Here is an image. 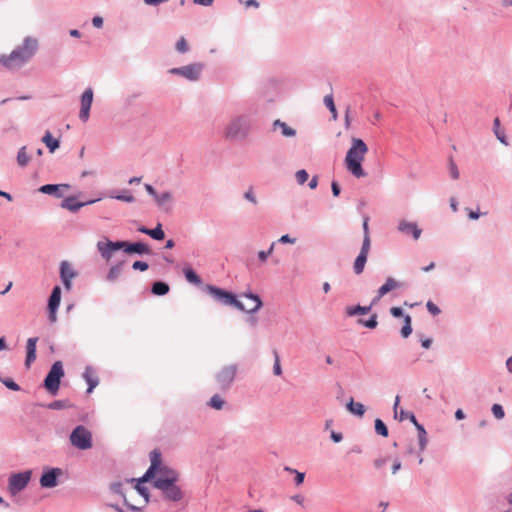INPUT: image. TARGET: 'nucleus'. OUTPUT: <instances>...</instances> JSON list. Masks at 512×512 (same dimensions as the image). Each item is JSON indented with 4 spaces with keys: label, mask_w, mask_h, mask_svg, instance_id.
Wrapping results in <instances>:
<instances>
[{
    "label": "nucleus",
    "mask_w": 512,
    "mask_h": 512,
    "mask_svg": "<svg viewBox=\"0 0 512 512\" xmlns=\"http://www.w3.org/2000/svg\"><path fill=\"white\" fill-rule=\"evenodd\" d=\"M151 465L142 477V481L153 480V486H163L178 482L179 473L162 463L161 453L154 449L150 453Z\"/></svg>",
    "instance_id": "1"
},
{
    "label": "nucleus",
    "mask_w": 512,
    "mask_h": 512,
    "mask_svg": "<svg viewBox=\"0 0 512 512\" xmlns=\"http://www.w3.org/2000/svg\"><path fill=\"white\" fill-rule=\"evenodd\" d=\"M38 46L36 38L26 37L22 44L12 50L10 54L0 57V64L9 70L20 68L34 57Z\"/></svg>",
    "instance_id": "2"
},
{
    "label": "nucleus",
    "mask_w": 512,
    "mask_h": 512,
    "mask_svg": "<svg viewBox=\"0 0 512 512\" xmlns=\"http://www.w3.org/2000/svg\"><path fill=\"white\" fill-rule=\"evenodd\" d=\"M367 152L368 147L363 140L359 138L352 139V145L347 151L344 162L346 169L357 178H361L366 175L362 168V162Z\"/></svg>",
    "instance_id": "3"
},
{
    "label": "nucleus",
    "mask_w": 512,
    "mask_h": 512,
    "mask_svg": "<svg viewBox=\"0 0 512 512\" xmlns=\"http://www.w3.org/2000/svg\"><path fill=\"white\" fill-rule=\"evenodd\" d=\"M143 482L144 481H142V478H140L137 481V483L133 487H130L129 489H123V485L121 483H114L112 484L111 488L115 493H119L122 495L124 503L130 510L137 511L139 510V506L131 502L128 496L137 497L138 504L146 505L148 503V492L146 488L141 486V483Z\"/></svg>",
    "instance_id": "4"
},
{
    "label": "nucleus",
    "mask_w": 512,
    "mask_h": 512,
    "mask_svg": "<svg viewBox=\"0 0 512 512\" xmlns=\"http://www.w3.org/2000/svg\"><path fill=\"white\" fill-rule=\"evenodd\" d=\"M70 442L77 449H90L92 447V434L86 427L79 425L72 431Z\"/></svg>",
    "instance_id": "5"
},
{
    "label": "nucleus",
    "mask_w": 512,
    "mask_h": 512,
    "mask_svg": "<svg viewBox=\"0 0 512 512\" xmlns=\"http://www.w3.org/2000/svg\"><path fill=\"white\" fill-rule=\"evenodd\" d=\"M63 376H64L63 365L60 361H56L52 365L48 375L46 376V378L44 380L45 388L51 394H55L59 389L60 380Z\"/></svg>",
    "instance_id": "6"
},
{
    "label": "nucleus",
    "mask_w": 512,
    "mask_h": 512,
    "mask_svg": "<svg viewBox=\"0 0 512 512\" xmlns=\"http://www.w3.org/2000/svg\"><path fill=\"white\" fill-rule=\"evenodd\" d=\"M251 127L250 120L247 117H237L227 126L226 135L229 138L245 137Z\"/></svg>",
    "instance_id": "7"
},
{
    "label": "nucleus",
    "mask_w": 512,
    "mask_h": 512,
    "mask_svg": "<svg viewBox=\"0 0 512 512\" xmlns=\"http://www.w3.org/2000/svg\"><path fill=\"white\" fill-rule=\"evenodd\" d=\"M237 374V366L234 364L223 367L216 375V381L222 390H227L233 383Z\"/></svg>",
    "instance_id": "8"
},
{
    "label": "nucleus",
    "mask_w": 512,
    "mask_h": 512,
    "mask_svg": "<svg viewBox=\"0 0 512 512\" xmlns=\"http://www.w3.org/2000/svg\"><path fill=\"white\" fill-rule=\"evenodd\" d=\"M205 290L218 302L224 305L235 306L236 296L228 291H225L219 287L213 285H207Z\"/></svg>",
    "instance_id": "9"
},
{
    "label": "nucleus",
    "mask_w": 512,
    "mask_h": 512,
    "mask_svg": "<svg viewBox=\"0 0 512 512\" xmlns=\"http://www.w3.org/2000/svg\"><path fill=\"white\" fill-rule=\"evenodd\" d=\"M31 478V472L25 471L23 473L13 474L9 478L8 489L12 495H16L23 490Z\"/></svg>",
    "instance_id": "10"
},
{
    "label": "nucleus",
    "mask_w": 512,
    "mask_h": 512,
    "mask_svg": "<svg viewBox=\"0 0 512 512\" xmlns=\"http://www.w3.org/2000/svg\"><path fill=\"white\" fill-rule=\"evenodd\" d=\"M202 69V64L194 63L180 68H172L169 72L171 74L181 75L190 81H195L198 80Z\"/></svg>",
    "instance_id": "11"
},
{
    "label": "nucleus",
    "mask_w": 512,
    "mask_h": 512,
    "mask_svg": "<svg viewBox=\"0 0 512 512\" xmlns=\"http://www.w3.org/2000/svg\"><path fill=\"white\" fill-rule=\"evenodd\" d=\"M244 298L246 300V303L236 300L235 307L238 308L239 310H242V311H245L248 313H253L261 308L262 302L257 295L245 294Z\"/></svg>",
    "instance_id": "12"
},
{
    "label": "nucleus",
    "mask_w": 512,
    "mask_h": 512,
    "mask_svg": "<svg viewBox=\"0 0 512 512\" xmlns=\"http://www.w3.org/2000/svg\"><path fill=\"white\" fill-rule=\"evenodd\" d=\"M156 488L159 489L162 492L164 498L169 501L177 502L180 501L183 497L182 490L177 485V482L163 486H157Z\"/></svg>",
    "instance_id": "13"
},
{
    "label": "nucleus",
    "mask_w": 512,
    "mask_h": 512,
    "mask_svg": "<svg viewBox=\"0 0 512 512\" xmlns=\"http://www.w3.org/2000/svg\"><path fill=\"white\" fill-rule=\"evenodd\" d=\"M97 249L103 259L109 261L112 258L113 252L121 249L120 241L112 242L110 240L99 241L97 243Z\"/></svg>",
    "instance_id": "14"
},
{
    "label": "nucleus",
    "mask_w": 512,
    "mask_h": 512,
    "mask_svg": "<svg viewBox=\"0 0 512 512\" xmlns=\"http://www.w3.org/2000/svg\"><path fill=\"white\" fill-rule=\"evenodd\" d=\"M93 102V90L92 88H87L81 97V109L79 113V118L86 122L89 118L90 108Z\"/></svg>",
    "instance_id": "15"
},
{
    "label": "nucleus",
    "mask_w": 512,
    "mask_h": 512,
    "mask_svg": "<svg viewBox=\"0 0 512 512\" xmlns=\"http://www.w3.org/2000/svg\"><path fill=\"white\" fill-rule=\"evenodd\" d=\"M61 300V289L59 286H55L49 298L48 309L49 319L51 322L56 321V311L60 305Z\"/></svg>",
    "instance_id": "16"
},
{
    "label": "nucleus",
    "mask_w": 512,
    "mask_h": 512,
    "mask_svg": "<svg viewBox=\"0 0 512 512\" xmlns=\"http://www.w3.org/2000/svg\"><path fill=\"white\" fill-rule=\"evenodd\" d=\"M389 462L391 463L392 474H396L402 467V463L399 458H391L390 456L376 458L373 465L377 470H381Z\"/></svg>",
    "instance_id": "17"
},
{
    "label": "nucleus",
    "mask_w": 512,
    "mask_h": 512,
    "mask_svg": "<svg viewBox=\"0 0 512 512\" xmlns=\"http://www.w3.org/2000/svg\"><path fill=\"white\" fill-rule=\"evenodd\" d=\"M370 251V246H368V241H363L361 251L354 262V272L359 275L363 272L367 257Z\"/></svg>",
    "instance_id": "18"
},
{
    "label": "nucleus",
    "mask_w": 512,
    "mask_h": 512,
    "mask_svg": "<svg viewBox=\"0 0 512 512\" xmlns=\"http://www.w3.org/2000/svg\"><path fill=\"white\" fill-rule=\"evenodd\" d=\"M398 230L405 235H412L417 240L421 236L422 230L414 222L401 220L398 224Z\"/></svg>",
    "instance_id": "19"
},
{
    "label": "nucleus",
    "mask_w": 512,
    "mask_h": 512,
    "mask_svg": "<svg viewBox=\"0 0 512 512\" xmlns=\"http://www.w3.org/2000/svg\"><path fill=\"white\" fill-rule=\"evenodd\" d=\"M121 249H123L126 253H137V254H148L150 252L148 246L144 243H129L126 241H120Z\"/></svg>",
    "instance_id": "20"
},
{
    "label": "nucleus",
    "mask_w": 512,
    "mask_h": 512,
    "mask_svg": "<svg viewBox=\"0 0 512 512\" xmlns=\"http://www.w3.org/2000/svg\"><path fill=\"white\" fill-rule=\"evenodd\" d=\"M61 474V470L58 468L52 469L44 473L40 478V484L45 488H52L57 485V476Z\"/></svg>",
    "instance_id": "21"
},
{
    "label": "nucleus",
    "mask_w": 512,
    "mask_h": 512,
    "mask_svg": "<svg viewBox=\"0 0 512 512\" xmlns=\"http://www.w3.org/2000/svg\"><path fill=\"white\" fill-rule=\"evenodd\" d=\"M60 274L65 288L69 290L71 288V281L75 276V272L68 262L63 261L61 263Z\"/></svg>",
    "instance_id": "22"
},
{
    "label": "nucleus",
    "mask_w": 512,
    "mask_h": 512,
    "mask_svg": "<svg viewBox=\"0 0 512 512\" xmlns=\"http://www.w3.org/2000/svg\"><path fill=\"white\" fill-rule=\"evenodd\" d=\"M37 341H38L37 337H31L27 340V344H26L27 355H26V360H25V365L27 367H29L31 365V363L34 362L36 359Z\"/></svg>",
    "instance_id": "23"
},
{
    "label": "nucleus",
    "mask_w": 512,
    "mask_h": 512,
    "mask_svg": "<svg viewBox=\"0 0 512 512\" xmlns=\"http://www.w3.org/2000/svg\"><path fill=\"white\" fill-rule=\"evenodd\" d=\"M401 286V283H399L398 281H396L394 278H391L389 277L386 282L378 289V295H377V299L376 300H379L380 298H382L385 294H387L388 292L398 288Z\"/></svg>",
    "instance_id": "24"
},
{
    "label": "nucleus",
    "mask_w": 512,
    "mask_h": 512,
    "mask_svg": "<svg viewBox=\"0 0 512 512\" xmlns=\"http://www.w3.org/2000/svg\"><path fill=\"white\" fill-rule=\"evenodd\" d=\"M139 232H142L144 234H147L149 235L150 237H152L153 239H156V240H163L164 237H165V233L162 229V226L161 224H158L156 226V228L154 229H148L146 227H140L138 229Z\"/></svg>",
    "instance_id": "25"
},
{
    "label": "nucleus",
    "mask_w": 512,
    "mask_h": 512,
    "mask_svg": "<svg viewBox=\"0 0 512 512\" xmlns=\"http://www.w3.org/2000/svg\"><path fill=\"white\" fill-rule=\"evenodd\" d=\"M273 129H280L281 134L284 137H294L296 135V130L292 127L288 126L285 122H282L281 120L277 119L273 123Z\"/></svg>",
    "instance_id": "26"
},
{
    "label": "nucleus",
    "mask_w": 512,
    "mask_h": 512,
    "mask_svg": "<svg viewBox=\"0 0 512 512\" xmlns=\"http://www.w3.org/2000/svg\"><path fill=\"white\" fill-rule=\"evenodd\" d=\"M69 186L66 185V184H61V185H55V184H46V185H43L39 188V191L44 193V194H55L56 196L58 197H61L62 196V193H59V190L61 188H68Z\"/></svg>",
    "instance_id": "27"
},
{
    "label": "nucleus",
    "mask_w": 512,
    "mask_h": 512,
    "mask_svg": "<svg viewBox=\"0 0 512 512\" xmlns=\"http://www.w3.org/2000/svg\"><path fill=\"white\" fill-rule=\"evenodd\" d=\"M83 376L89 386L87 393H91L93 389L98 385V379L95 377L94 371L91 368H87Z\"/></svg>",
    "instance_id": "28"
},
{
    "label": "nucleus",
    "mask_w": 512,
    "mask_h": 512,
    "mask_svg": "<svg viewBox=\"0 0 512 512\" xmlns=\"http://www.w3.org/2000/svg\"><path fill=\"white\" fill-rule=\"evenodd\" d=\"M347 409L350 413L362 417L365 413V407L362 403L354 402L353 399L347 403Z\"/></svg>",
    "instance_id": "29"
},
{
    "label": "nucleus",
    "mask_w": 512,
    "mask_h": 512,
    "mask_svg": "<svg viewBox=\"0 0 512 512\" xmlns=\"http://www.w3.org/2000/svg\"><path fill=\"white\" fill-rule=\"evenodd\" d=\"M42 142L48 147L49 151L53 153L59 147V140L53 138L52 134L47 131L42 138Z\"/></svg>",
    "instance_id": "30"
},
{
    "label": "nucleus",
    "mask_w": 512,
    "mask_h": 512,
    "mask_svg": "<svg viewBox=\"0 0 512 512\" xmlns=\"http://www.w3.org/2000/svg\"><path fill=\"white\" fill-rule=\"evenodd\" d=\"M83 204L76 201L73 197H68L63 200L62 207L70 211H77Z\"/></svg>",
    "instance_id": "31"
},
{
    "label": "nucleus",
    "mask_w": 512,
    "mask_h": 512,
    "mask_svg": "<svg viewBox=\"0 0 512 512\" xmlns=\"http://www.w3.org/2000/svg\"><path fill=\"white\" fill-rule=\"evenodd\" d=\"M169 291V286L164 282H155L152 286V293L155 295H165Z\"/></svg>",
    "instance_id": "32"
},
{
    "label": "nucleus",
    "mask_w": 512,
    "mask_h": 512,
    "mask_svg": "<svg viewBox=\"0 0 512 512\" xmlns=\"http://www.w3.org/2000/svg\"><path fill=\"white\" fill-rule=\"evenodd\" d=\"M122 266H123V263H118V264L112 266L109 269L107 279L109 281H115L120 276V274L122 272Z\"/></svg>",
    "instance_id": "33"
},
{
    "label": "nucleus",
    "mask_w": 512,
    "mask_h": 512,
    "mask_svg": "<svg viewBox=\"0 0 512 512\" xmlns=\"http://www.w3.org/2000/svg\"><path fill=\"white\" fill-rule=\"evenodd\" d=\"M184 275L188 282L199 285L201 283L200 277L190 268L184 269Z\"/></svg>",
    "instance_id": "34"
},
{
    "label": "nucleus",
    "mask_w": 512,
    "mask_h": 512,
    "mask_svg": "<svg viewBox=\"0 0 512 512\" xmlns=\"http://www.w3.org/2000/svg\"><path fill=\"white\" fill-rule=\"evenodd\" d=\"M324 104L330 110L333 120H336L337 119V110H336V107L334 104L333 96L331 94L326 95L324 97Z\"/></svg>",
    "instance_id": "35"
},
{
    "label": "nucleus",
    "mask_w": 512,
    "mask_h": 512,
    "mask_svg": "<svg viewBox=\"0 0 512 512\" xmlns=\"http://www.w3.org/2000/svg\"><path fill=\"white\" fill-rule=\"evenodd\" d=\"M29 161H30V157L26 153V147H22L18 151L17 163H18L19 166L25 167L29 163Z\"/></svg>",
    "instance_id": "36"
},
{
    "label": "nucleus",
    "mask_w": 512,
    "mask_h": 512,
    "mask_svg": "<svg viewBox=\"0 0 512 512\" xmlns=\"http://www.w3.org/2000/svg\"><path fill=\"white\" fill-rule=\"evenodd\" d=\"M224 403L225 402L222 399V397L218 394H215L214 396L211 397L209 401V406L213 409L220 410L223 408Z\"/></svg>",
    "instance_id": "37"
},
{
    "label": "nucleus",
    "mask_w": 512,
    "mask_h": 512,
    "mask_svg": "<svg viewBox=\"0 0 512 512\" xmlns=\"http://www.w3.org/2000/svg\"><path fill=\"white\" fill-rule=\"evenodd\" d=\"M172 193L171 192H164L162 194H157L155 201L159 206H164L166 203H169L172 201Z\"/></svg>",
    "instance_id": "38"
},
{
    "label": "nucleus",
    "mask_w": 512,
    "mask_h": 512,
    "mask_svg": "<svg viewBox=\"0 0 512 512\" xmlns=\"http://www.w3.org/2000/svg\"><path fill=\"white\" fill-rule=\"evenodd\" d=\"M375 431L377 432V434H379L383 437L388 436V429L381 419L375 420Z\"/></svg>",
    "instance_id": "39"
},
{
    "label": "nucleus",
    "mask_w": 512,
    "mask_h": 512,
    "mask_svg": "<svg viewBox=\"0 0 512 512\" xmlns=\"http://www.w3.org/2000/svg\"><path fill=\"white\" fill-rule=\"evenodd\" d=\"M404 320H405V324L401 329V335L404 338H407L412 333V327H411L412 320H411L410 315H406Z\"/></svg>",
    "instance_id": "40"
},
{
    "label": "nucleus",
    "mask_w": 512,
    "mask_h": 512,
    "mask_svg": "<svg viewBox=\"0 0 512 512\" xmlns=\"http://www.w3.org/2000/svg\"><path fill=\"white\" fill-rule=\"evenodd\" d=\"M494 132L496 134V137L504 144H507L506 143V140H505V134L504 132L500 129V121L498 118H496L494 120Z\"/></svg>",
    "instance_id": "41"
},
{
    "label": "nucleus",
    "mask_w": 512,
    "mask_h": 512,
    "mask_svg": "<svg viewBox=\"0 0 512 512\" xmlns=\"http://www.w3.org/2000/svg\"><path fill=\"white\" fill-rule=\"evenodd\" d=\"M296 180L300 185H303L309 178V175L306 170L301 169L296 172Z\"/></svg>",
    "instance_id": "42"
},
{
    "label": "nucleus",
    "mask_w": 512,
    "mask_h": 512,
    "mask_svg": "<svg viewBox=\"0 0 512 512\" xmlns=\"http://www.w3.org/2000/svg\"><path fill=\"white\" fill-rule=\"evenodd\" d=\"M370 310V307H362V306H356V307H353V308H349L348 309V314L349 315H356V314H366L368 313Z\"/></svg>",
    "instance_id": "43"
},
{
    "label": "nucleus",
    "mask_w": 512,
    "mask_h": 512,
    "mask_svg": "<svg viewBox=\"0 0 512 512\" xmlns=\"http://www.w3.org/2000/svg\"><path fill=\"white\" fill-rule=\"evenodd\" d=\"M274 358H275V362H274V366H273V372L275 375L280 376L282 374V368H281V364H280L279 354L277 351H274Z\"/></svg>",
    "instance_id": "44"
},
{
    "label": "nucleus",
    "mask_w": 512,
    "mask_h": 512,
    "mask_svg": "<svg viewBox=\"0 0 512 512\" xmlns=\"http://www.w3.org/2000/svg\"><path fill=\"white\" fill-rule=\"evenodd\" d=\"M176 49L180 53H186L189 49L188 43L184 37H181L176 43Z\"/></svg>",
    "instance_id": "45"
},
{
    "label": "nucleus",
    "mask_w": 512,
    "mask_h": 512,
    "mask_svg": "<svg viewBox=\"0 0 512 512\" xmlns=\"http://www.w3.org/2000/svg\"><path fill=\"white\" fill-rule=\"evenodd\" d=\"M492 413L496 419H502L505 416V412L500 404H494L492 406Z\"/></svg>",
    "instance_id": "46"
},
{
    "label": "nucleus",
    "mask_w": 512,
    "mask_h": 512,
    "mask_svg": "<svg viewBox=\"0 0 512 512\" xmlns=\"http://www.w3.org/2000/svg\"><path fill=\"white\" fill-rule=\"evenodd\" d=\"M360 323L363 324L364 326L370 328V329H373L378 324L377 323V315L376 314L372 315V317L368 321L360 320Z\"/></svg>",
    "instance_id": "47"
},
{
    "label": "nucleus",
    "mask_w": 512,
    "mask_h": 512,
    "mask_svg": "<svg viewBox=\"0 0 512 512\" xmlns=\"http://www.w3.org/2000/svg\"><path fill=\"white\" fill-rule=\"evenodd\" d=\"M274 245H275V243L273 242L267 251H260L258 253V257L261 262H265L267 260V257L272 254Z\"/></svg>",
    "instance_id": "48"
},
{
    "label": "nucleus",
    "mask_w": 512,
    "mask_h": 512,
    "mask_svg": "<svg viewBox=\"0 0 512 512\" xmlns=\"http://www.w3.org/2000/svg\"><path fill=\"white\" fill-rule=\"evenodd\" d=\"M363 231H364V239L363 241H368V246H371V240L369 235V227H368V219H365L363 222Z\"/></svg>",
    "instance_id": "49"
},
{
    "label": "nucleus",
    "mask_w": 512,
    "mask_h": 512,
    "mask_svg": "<svg viewBox=\"0 0 512 512\" xmlns=\"http://www.w3.org/2000/svg\"><path fill=\"white\" fill-rule=\"evenodd\" d=\"M426 307H427V310L432 315H438L440 313V309L432 301H428L427 304H426Z\"/></svg>",
    "instance_id": "50"
},
{
    "label": "nucleus",
    "mask_w": 512,
    "mask_h": 512,
    "mask_svg": "<svg viewBox=\"0 0 512 512\" xmlns=\"http://www.w3.org/2000/svg\"><path fill=\"white\" fill-rule=\"evenodd\" d=\"M134 270L146 271L148 269V264L143 261H135L132 265Z\"/></svg>",
    "instance_id": "51"
},
{
    "label": "nucleus",
    "mask_w": 512,
    "mask_h": 512,
    "mask_svg": "<svg viewBox=\"0 0 512 512\" xmlns=\"http://www.w3.org/2000/svg\"><path fill=\"white\" fill-rule=\"evenodd\" d=\"M426 444H427L426 431L422 430V433H419L420 450L423 451L425 449V447H426Z\"/></svg>",
    "instance_id": "52"
},
{
    "label": "nucleus",
    "mask_w": 512,
    "mask_h": 512,
    "mask_svg": "<svg viewBox=\"0 0 512 512\" xmlns=\"http://www.w3.org/2000/svg\"><path fill=\"white\" fill-rule=\"evenodd\" d=\"M449 169H450L451 177L453 179H458L459 178V171H458V168H457L456 164L453 161L450 162Z\"/></svg>",
    "instance_id": "53"
},
{
    "label": "nucleus",
    "mask_w": 512,
    "mask_h": 512,
    "mask_svg": "<svg viewBox=\"0 0 512 512\" xmlns=\"http://www.w3.org/2000/svg\"><path fill=\"white\" fill-rule=\"evenodd\" d=\"M286 470L291 471V472H295V473H296V477H295V483H296V485H300V484H302V483H303V481H304V477H305L304 473H301V472H298V471L292 470V469H290V468H286Z\"/></svg>",
    "instance_id": "54"
},
{
    "label": "nucleus",
    "mask_w": 512,
    "mask_h": 512,
    "mask_svg": "<svg viewBox=\"0 0 512 512\" xmlns=\"http://www.w3.org/2000/svg\"><path fill=\"white\" fill-rule=\"evenodd\" d=\"M4 384L7 388H9L13 391H18L20 389L19 385L10 379L4 381Z\"/></svg>",
    "instance_id": "55"
},
{
    "label": "nucleus",
    "mask_w": 512,
    "mask_h": 512,
    "mask_svg": "<svg viewBox=\"0 0 512 512\" xmlns=\"http://www.w3.org/2000/svg\"><path fill=\"white\" fill-rule=\"evenodd\" d=\"M409 420L416 426L419 433H422V430H425L422 425H420L414 414H409Z\"/></svg>",
    "instance_id": "56"
},
{
    "label": "nucleus",
    "mask_w": 512,
    "mask_h": 512,
    "mask_svg": "<svg viewBox=\"0 0 512 512\" xmlns=\"http://www.w3.org/2000/svg\"><path fill=\"white\" fill-rule=\"evenodd\" d=\"M278 241L283 244H285V243L294 244L296 240L294 238H290V236L286 234V235L281 236Z\"/></svg>",
    "instance_id": "57"
},
{
    "label": "nucleus",
    "mask_w": 512,
    "mask_h": 512,
    "mask_svg": "<svg viewBox=\"0 0 512 512\" xmlns=\"http://www.w3.org/2000/svg\"><path fill=\"white\" fill-rule=\"evenodd\" d=\"M331 189H332L333 196H335V197L339 196L340 186H339L338 182L333 181L331 184Z\"/></svg>",
    "instance_id": "58"
},
{
    "label": "nucleus",
    "mask_w": 512,
    "mask_h": 512,
    "mask_svg": "<svg viewBox=\"0 0 512 512\" xmlns=\"http://www.w3.org/2000/svg\"><path fill=\"white\" fill-rule=\"evenodd\" d=\"M244 197H245L248 201H250V202H252V203H254V204H256V203H257V200H256V198H255V196H254V194H253V192H252V189H249V190L244 194Z\"/></svg>",
    "instance_id": "59"
},
{
    "label": "nucleus",
    "mask_w": 512,
    "mask_h": 512,
    "mask_svg": "<svg viewBox=\"0 0 512 512\" xmlns=\"http://www.w3.org/2000/svg\"><path fill=\"white\" fill-rule=\"evenodd\" d=\"M390 312L394 317H401L403 315V311L400 307H392Z\"/></svg>",
    "instance_id": "60"
},
{
    "label": "nucleus",
    "mask_w": 512,
    "mask_h": 512,
    "mask_svg": "<svg viewBox=\"0 0 512 512\" xmlns=\"http://www.w3.org/2000/svg\"><path fill=\"white\" fill-rule=\"evenodd\" d=\"M92 23L95 27L101 28L103 25V19L99 16L93 18Z\"/></svg>",
    "instance_id": "61"
},
{
    "label": "nucleus",
    "mask_w": 512,
    "mask_h": 512,
    "mask_svg": "<svg viewBox=\"0 0 512 512\" xmlns=\"http://www.w3.org/2000/svg\"><path fill=\"white\" fill-rule=\"evenodd\" d=\"M214 0H193V2L197 5L201 6H210L212 5Z\"/></svg>",
    "instance_id": "62"
},
{
    "label": "nucleus",
    "mask_w": 512,
    "mask_h": 512,
    "mask_svg": "<svg viewBox=\"0 0 512 512\" xmlns=\"http://www.w3.org/2000/svg\"><path fill=\"white\" fill-rule=\"evenodd\" d=\"M145 189H146V191H147L150 195H152V196L154 197V199L156 198V196H157V194H158V193H157V192H156V190L153 188V186H151L150 184H145Z\"/></svg>",
    "instance_id": "63"
},
{
    "label": "nucleus",
    "mask_w": 512,
    "mask_h": 512,
    "mask_svg": "<svg viewBox=\"0 0 512 512\" xmlns=\"http://www.w3.org/2000/svg\"><path fill=\"white\" fill-rule=\"evenodd\" d=\"M308 185H309L310 189H315L318 185V177L313 176Z\"/></svg>",
    "instance_id": "64"
}]
</instances>
